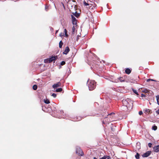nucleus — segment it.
Here are the masks:
<instances>
[{
  "label": "nucleus",
  "instance_id": "29",
  "mask_svg": "<svg viewBox=\"0 0 159 159\" xmlns=\"http://www.w3.org/2000/svg\"><path fill=\"white\" fill-rule=\"evenodd\" d=\"M84 4L86 6L89 5V4L86 2L85 1H84Z\"/></svg>",
  "mask_w": 159,
  "mask_h": 159
},
{
  "label": "nucleus",
  "instance_id": "36",
  "mask_svg": "<svg viewBox=\"0 0 159 159\" xmlns=\"http://www.w3.org/2000/svg\"><path fill=\"white\" fill-rule=\"evenodd\" d=\"M141 97H146V95L143 94H141Z\"/></svg>",
  "mask_w": 159,
  "mask_h": 159
},
{
  "label": "nucleus",
  "instance_id": "15",
  "mask_svg": "<svg viewBox=\"0 0 159 159\" xmlns=\"http://www.w3.org/2000/svg\"><path fill=\"white\" fill-rule=\"evenodd\" d=\"M62 90V89L61 88H59L56 90V92H61Z\"/></svg>",
  "mask_w": 159,
  "mask_h": 159
},
{
  "label": "nucleus",
  "instance_id": "17",
  "mask_svg": "<svg viewBox=\"0 0 159 159\" xmlns=\"http://www.w3.org/2000/svg\"><path fill=\"white\" fill-rule=\"evenodd\" d=\"M64 32L65 36L66 37H67L68 36V35L67 34V31L66 29H65L64 30Z\"/></svg>",
  "mask_w": 159,
  "mask_h": 159
},
{
  "label": "nucleus",
  "instance_id": "20",
  "mask_svg": "<svg viewBox=\"0 0 159 159\" xmlns=\"http://www.w3.org/2000/svg\"><path fill=\"white\" fill-rule=\"evenodd\" d=\"M72 21L76 20V18L73 15H71Z\"/></svg>",
  "mask_w": 159,
  "mask_h": 159
},
{
  "label": "nucleus",
  "instance_id": "23",
  "mask_svg": "<svg viewBox=\"0 0 159 159\" xmlns=\"http://www.w3.org/2000/svg\"><path fill=\"white\" fill-rule=\"evenodd\" d=\"M148 92L149 90L147 89H145L143 90V92L145 93H148Z\"/></svg>",
  "mask_w": 159,
  "mask_h": 159
},
{
  "label": "nucleus",
  "instance_id": "43",
  "mask_svg": "<svg viewBox=\"0 0 159 159\" xmlns=\"http://www.w3.org/2000/svg\"><path fill=\"white\" fill-rule=\"evenodd\" d=\"M61 112H63V111H62V110L61 111Z\"/></svg>",
  "mask_w": 159,
  "mask_h": 159
},
{
  "label": "nucleus",
  "instance_id": "27",
  "mask_svg": "<svg viewBox=\"0 0 159 159\" xmlns=\"http://www.w3.org/2000/svg\"><path fill=\"white\" fill-rule=\"evenodd\" d=\"M150 81H156V80H154L153 79H148L147 80V81L149 82Z\"/></svg>",
  "mask_w": 159,
  "mask_h": 159
},
{
  "label": "nucleus",
  "instance_id": "21",
  "mask_svg": "<svg viewBox=\"0 0 159 159\" xmlns=\"http://www.w3.org/2000/svg\"><path fill=\"white\" fill-rule=\"evenodd\" d=\"M72 23L73 25H77V20L75 21H72Z\"/></svg>",
  "mask_w": 159,
  "mask_h": 159
},
{
  "label": "nucleus",
  "instance_id": "45",
  "mask_svg": "<svg viewBox=\"0 0 159 159\" xmlns=\"http://www.w3.org/2000/svg\"><path fill=\"white\" fill-rule=\"evenodd\" d=\"M16 1H18V0H16Z\"/></svg>",
  "mask_w": 159,
  "mask_h": 159
},
{
  "label": "nucleus",
  "instance_id": "39",
  "mask_svg": "<svg viewBox=\"0 0 159 159\" xmlns=\"http://www.w3.org/2000/svg\"><path fill=\"white\" fill-rule=\"evenodd\" d=\"M50 29H51V30L52 31L53 30H54L53 29V28H52V27H50Z\"/></svg>",
  "mask_w": 159,
  "mask_h": 159
},
{
  "label": "nucleus",
  "instance_id": "42",
  "mask_svg": "<svg viewBox=\"0 0 159 159\" xmlns=\"http://www.w3.org/2000/svg\"><path fill=\"white\" fill-rule=\"evenodd\" d=\"M58 30H57L56 31V33H57V32H58Z\"/></svg>",
  "mask_w": 159,
  "mask_h": 159
},
{
  "label": "nucleus",
  "instance_id": "11",
  "mask_svg": "<svg viewBox=\"0 0 159 159\" xmlns=\"http://www.w3.org/2000/svg\"><path fill=\"white\" fill-rule=\"evenodd\" d=\"M151 110L148 109H144L143 111L144 113L147 114L148 113L149 114L150 113H151Z\"/></svg>",
  "mask_w": 159,
  "mask_h": 159
},
{
  "label": "nucleus",
  "instance_id": "4",
  "mask_svg": "<svg viewBox=\"0 0 159 159\" xmlns=\"http://www.w3.org/2000/svg\"><path fill=\"white\" fill-rule=\"evenodd\" d=\"M76 153L79 155L82 156L84 155V153L80 148H76Z\"/></svg>",
  "mask_w": 159,
  "mask_h": 159
},
{
  "label": "nucleus",
  "instance_id": "32",
  "mask_svg": "<svg viewBox=\"0 0 159 159\" xmlns=\"http://www.w3.org/2000/svg\"><path fill=\"white\" fill-rule=\"evenodd\" d=\"M148 146L149 147L151 148L152 147V143H148Z\"/></svg>",
  "mask_w": 159,
  "mask_h": 159
},
{
  "label": "nucleus",
  "instance_id": "34",
  "mask_svg": "<svg viewBox=\"0 0 159 159\" xmlns=\"http://www.w3.org/2000/svg\"><path fill=\"white\" fill-rule=\"evenodd\" d=\"M139 113V115H141L143 114V112L142 111H140Z\"/></svg>",
  "mask_w": 159,
  "mask_h": 159
},
{
  "label": "nucleus",
  "instance_id": "33",
  "mask_svg": "<svg viewBox=\"0 0 159 159\" xmlns=\"http://www.w3.org/2000/svg\"><path fill=\"white\" fill-rule=\"evenodd\" d=\"M48 59H46L45 60H44V62L45 63H47V62H49V61H48Z\"/></svg>",
  "mask_w": 159,
  "mask_h": 159
},
{
  "label": "nucleus",
  "instance_id": "30",
  "mask_svg": "<svg viewBox=\"0 0 159 159\" xmlns=\"http://www.w3.org/2000/svg\"><path fill=\"white\" fill-rule=\"evenodd\" d=\"M52 96H53L54 98H55L56 97L57 95L55 93H53L52 94Z\"/></svg>",
  "mask_w": 159,
  "mask_h": 159
},
{
  "label": "nucleus",
  "instance_id": "24",
  "mask_svg": "<svg viewBox=\"0 0 159 159\" xmlns=\"http://www.w3.org/2000/svg\"><path fill=\"white\" fill-rule=\"evenodd\" d=\"M49 9V7L48 6L46 5L45 6V10L46 11H48Z\"/></svg>",
  "mask_w": 159,
  "mask_h": 159
},
{
  "label": "nucleus",
  "instance_id": "37",
  "mask_svg": "<svg viewBox=\"0 0 159 159\" xmlns=\"http://www.w3.org/2000/svg\"><path fill=\"white\" fill-rule=\"evenodd\" d=\"M156 112L157 114H159V109H158V110H157Z\"/></svg>",
  "mask_w": 159,
  "mask_h": 159
},
{
  "label": "nucleus",
  "instance_id": "26",
  "mask_svg": "<svg viewBox=\"0 0 159 159\" xmlns=\"http://www.w3.org/2000/svg\"><path fill=\"white\" fill-rule=\"evenodd\" d=\"M157 127L156 125H153L152 126V129H157Z\"/></svg>",
  "mask_w": 159,
  "mask_h": 159
},
{
  "label": "nucleus",
  "instance_id": "6",
  "mask_svg": "<svg viewBox=\"0 0 159 159\" xmlns=\"http://www.w3.org/2000/svg\"><path fill=\"white\" fill-rule=\"evenodd\" d=\"M57 58V56H54L50 57L48 60L49 63H50L53 61H55Z\"/></svg>",
  "mask_w": 159,
  "mask_h": 159
},
{
  "label": "nucleus",
  "instance_id": "8",
  "mask_svg": "<svg viewBox=\"0 0 159 159\" xmlns=\"http://www.w3.org/2000/svg\"><path fill=\"white\" fill-rule=\"evenodd\" d=\"M61 83L60 82H58L57 84H55L52 85V87L54 89H56V88L60 87L61 86Z\"/></svg>",
  "mask_w": 159,
  "mask_h": 159
},
{
  "label": "nucleus",
  "instance_id": "7",
  "mask_svg": "<svg viewBox=\"0 0 159 159\" xmlns=\"http://www.w3.org/2000/svg\"><path fill=\"white\" fill-rule=\"evenodd\" d=\"M151 151H148L144 153L142 156L143 157H147L149 156L151 154Z\"/></svg>",
  "mask_w": 159,
  "mask_h": 159
},
{
  "label": "nucleus",
  "instance_id": "31",
  "mask_svg": "<svg viewBox=\"0 0 159 159\" xmlns=\"http://www.w3.org/2000/svg\"><path fill=\"white\" fill-rule=\"evenodd\" d=\"M115 113L113 112L111 113L108 114L107 115V116H112V115H114Z\"/></svg>",
  "mask_w": 159,
  "mask_h": 159
},
{
  "label": "nucleus",
  "instance_id": "22",
  "mask_svg": "<svg viewBox=\"0 0 159 159\" xmlns=\"http://www.w3.org/2000/svg\"><path fill=\"white\" fill-rule=\"evenodd\" d=\"M158 104L159 105V95H158L156 96Z\"/></svg>",
  "mask_w": 159,
  "mask_h": 159
},
{
  "label": "nucleus",
  "instance_id": "19",
  "mask_svg": "<svg viewBox=\"0 0 159 159\" xmlns=\"http://www.w3.org/2000/svg\"><path fill=\"white\" fill-rule=\"evenodd\" d=\"M135 157L137 159H139V154L138 153H137L135 155Z\"/></svg>",
  "mask_w": 159,
  "mask_h": 159
},
{
  "label": "nucleus",
  "instance_id": "18",
  "mask_svg": "<svg viewBox=\"0 0 159 159\" xmlns=\"http://www.w3.org/2000/svg\"><path fill=\"white\" fill-rule=\"evenodd\" d=\"M33 89L34 90H36L37 89V85H34L33 87Z\"/></svg>",
  "mask_w": 159,
  "mask_h": 159
},
{
  "label": "nucleus",
  "instance_id": "2",
  "mask_svg": "<svg viewBox=\"0 0 159 159\" xmlns=\"http://www.w3.org/2000/svg\"><path fill=\"white\" fill-rule=\"evenodd\" d=\"M122 103L124 106H126L128 108L132 107L133 106V103L129 98L124 99L122 100Z\"/></svg>",
  "mask_w": 159,
  "mask_h": 159
},
{
  "label": "nucleus",
  "instance_id": "10",
  "mask_svg": "<svg viewBox=\"0 0 159 159\" xmlns=\"http://www.w3.org/2000/svg\"><path fill=\"white\" fill-rule=\"evenodd\" d=\"M153 149L154 152H159V145L154 147Z\"/></svg>",
  "mask_w": 159,
  "mask_h": 159
},
{
  "label": "nucleus",
  "instance_id": "44",
  "mask_svg": "<svg viewBox=\"0 0 159 159\" xmlns=\"http://www.w3.org/2000/svg\"><path fill=\"white\" fill-rule=\"evenodd\" d=\"M63 7H64L65 6H64V5L63 4Z\"/></svg>",
  "mask_w": 159,
  "mask_h": 159
},
{
  "label": "nucleus",
  "instance_id": "25",
  "mask_svg": "<svg viewBox=\"0 0 159 159\" xmlns=\"http://www.w3.org/2000/svg\"><path fill=\"white\" fill-rule=\"evenodd\" d=\"M132 90L134 93L136 94L137 95H139L138 93L137 92V91L133 89Z\"/></svg>",
  "mask_w": 159,
  "mask_h": 159
},
{
  "label": "nucleus",
  "instance_id": "38",
  "mask_svg": "<svg viewBox=\"0 0 159 159\" xmlns=\"http://www.w3.org/2000/svg\"><path fill=\"white\" fill-rule=\"evenodd\" d=\"M72 30H73V31L74 32H75V26H73V27H72Z\"/></svg>",
  "mask_w": 159,
  "mask_h": 159
},
{
  "label": "nucleus",
  "instance_id": "40",
  "mask_svg": "<svg viewBox=\"0 0 159 159\" xmlns=\"http://www.w3.org/2000/svg\"><path fill=\"white\" fill-rule=\"evenodd\" d=\"M107 157L108 159H110L111 158V157L109 156H107Z\"/></svg>",
  "mask_w": 159,
  "mask_h": 159
},
{
  "label": "nucleus",
  "instance_id": "41",
  "mask_svg": "<svg viewBox=\"0 0 159 159\" xmlns=\"http://www.w3.org/2000/svg\"><path fill=\"white\" fill-rule=\"evenodd\" d=\"M62 34L61 33V34H60V36H61V37L62 36H63V35L62 34Z\"/></svg>",
  "mask_w": 159,
  "mask_h": 159
},
{
  "label": "nucleus",
  "instance_id": "5",
  "mask_svg": "<svg viewBox=\"0 0 159 159\" xmlns=\"http://www.w3.org/2000/svg\"><path fill=\"white\" fill-rule=\"evenodd\" d=\"M119 81L120 82H123L125 81V79L123 77H120L118 78V79H116L112 82H119Z\"/></svg>",
  "mask_w": 159,
  "mask_h": 159
},
{
  "label": "nucleus",
  "instance_id": "13",
  "mask_svg": "<svg viewBox=\"0 0 159 159\" xmlns=\"http://www.w3.org/2000/svg\"><path fill=\"white\" fill-rule=\"evenodd\" d=\"M72 14L77 18L80 16V14L78 13L77 11H75V13H73Z\"/></svg>",
  "mask_w": 159,
  "mask_h": 159
},
{
  "label": "nucleus",
  "instance_id": "3",
  "mask_svg": "<svg viewBox=\"0 0 159 159\" xmlns=\"http://www.w3.org/2000/svg\"><path fill=\"white\" fill-rule=\"evenodd\" d=\"M87 85L89 87V90H94L96 86V82L94 80H88L87 82Z\"/></svg>",
  "mask_w": 159,
  "mask_h": 159
},
{
  "label": "nucleus",
  "instance_id": "16",
  "mask_svg": "<svg viewBox=\"0 0 159 159\" xmlns=\"http://www.w3.org/2000/svg\"><path fill=\"white\" fill-rule=\"evenodd\" d=\"M63 45V43L61 41L59 43V47L60 48H61L62 47Z\"/></svg>",
  "mask_w": 159,
  "mask_h": 159
},
{
  "label": "nucleus",
  "instance_id": "14",
  "mask_svg": "<svg viewBox=\"0 0 159 159\" xmlns=\"http://www.w3.org/2000/svg\"><path fill=\"white\" fill-rule=\"evenodd\" d=\"M43 100L44 103L46 104H48L50 102L49 100L48 99H47V98L44 99Z\"/></svg>",
  "mask_w": 159,
  "mask_h": 159
},
{
  "label": "nucleus",
  "instance_id": "1",
  "mask_svg": "<svg viewBox=\"0 0 159 159\" xmlns=\"http://www.w3.org/2000/svg\"><path fill=\"white\" fill-rule=\"evenodd\" d=\"M92 60L93 61L89 60L88 62V64L91 66V68L92 69H95L98 70H99V62H96L94 60Z\"/></svg>",
  "mask_w": 159,
  "mask_h": 159
},
{
  "label": "nucleus",
  "instance_id": "9",
  "mask_svg": "<svg viewBox=\"0 0 159 159\" xmlns=\"http://www.w3.org/2000/svg\"><path fill=\"white\" fill-rule=\"evenodd\" d=\"M70 50L69 47L68 46L66 47L64 52H63V54H64L66 55L69 52Z\"/></svg>",
  "mask_w": 159,
  "mask_h": 159
},
{
  "label": "nucleus",
  "instance_id": "35",
  "mask_svg": "<svg viewBox=\"0 0 159 159\" xmlns=\"http://www.w3.org/2000/svg\"><path fill=\"white\" fill-rule=\"evenodd\" d=\"M106 157L105 156H104L103 157L101 158L100 159H106Z\"/></svg>",
  "mask_w": 159,
  "mask_h": 159
},
{
  "label": "nucleus",
  "instance_id": "12",
  "mask_svg": "<svg viewBox=\"0 0 159 159\" xmlns=\"http://www.w3.org/2000/svg\"><path fill=\"white\" fill-rule=\"evenodd\" d=\"M131 72V70L129 68H126L125 70V72L126 74H129Z\"/></svg>",
  "mask_w": 159,
  "mask_h": 159
},
{
  "label": "nucleus",
  "instance_id": "28",
  "mask_svg": "<svg viewBox=\"0 0 159 159\" xmlns=\"http://www.w3.org/2000/svg\"><path fill=\"white\" fill-rule=\"evenodd\" d=\"M66 64V62L65 61H63L61 63V65L63 66Z\"/></svg>",
  "mask_w": 159,
  "mask_h": 159
}]
</instances>
